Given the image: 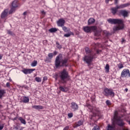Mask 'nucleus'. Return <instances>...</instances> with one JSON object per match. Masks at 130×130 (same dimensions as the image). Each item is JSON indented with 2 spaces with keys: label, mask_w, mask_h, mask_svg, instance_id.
Listing matches in <instances>:
<instances>
[{
  "label": "nucleus",
  "mask_w": 130,
  "mask_h": 130,
  "mask_svg": "<svg viewBox=\"0 0 130 130\" xmlns=\"http://www.w3.org/2000/svg\"><path fill=\"white\" fill-rule=\"evenodd\" d=\"M107 21L110 24H118L117 26H114V31L122 30V29L124 28V25H123V21L122 19L109 18Z\"/></svg>",
  "instance_id": "obj_1"
},
{
  "label": "nucleus",
  "mask_w": 130,
  "mask_h": 130,
  "mask_svg": "<svg viewBox=\"0 0 130 130\" xmlns=\"http://www.w3.org/2000/svg\"><path fill=\"white\" fill-rule=\"evenodd\" d=\"M67 62H68V59H62V55L59 54V55L56 57L55 60V66L56 68H59V67H66L67 66Z\"/></svg>",
  "instance_id": "obj_2"
},
{
  "label": "nucleus",
  "mask_w": 130,
  "mask_h": 130,
  "mask_svg": "<svg viewBox=\"0 0 130 130\" xmlns=\"http://www.w3.org/2000/svg\"><path fill=\"white\" fill-rule=\"evenodd\" d=\"M83 30L86 33H90L92 32V31H95L94 32L95 36H97L98 37H99L100 35H101V32L99 31H97V27L95 26H85L83 27Z\"/></svg>",
  "instance_id": "obj_3"
},
{
  "label": "nucleus",
  "mask_w": 130,
  "mask_h": 130,
  "mask_svg": "<svg viewBox=\"0 0 130 130\" xmlns=\"http://www.w3.org/2000/svg\"><path fill=\"white\" fill-rule=\"evenodd\" d=\"M87 107H88L89 111L93 113V115L89 117L90 119H93V117H95L97 115L98 116H102V115H101V111L99 110V108H93L90 105H87Z\"/></svg>",
  "instance_id": "obj_4"
},
{
  "label": "nucleus",
  "mask_w": 130,
  "mask_h": 130,
  "mask_svg": "<svg viewBox=\"0 0 130 130\" xmlns=\"http://www.w3.org/2000/svg\"><path fill=\"white\" fill-rule=\"evenodd\" d=\"M129 5V3H126L116 6V7H112L111 8V12L113 15H116V13H117L118 11V9H123L124 8L128 7Z\"/></svg>",
  "instance_id": "obj_5"
},
{
  "label": "nucleus",
  "mask_w": 130,
  "mask_h": 130,
  "mask_svg": "<svg viewBox=\"0 0 130 130\" xmlns=\"http://www.w3.org/2000/svg\"><path fill=\"white\" fill-rule=\"evenodd\" d=\"M59 77L61 81H64L66 79H68L70 76L69 75V72L67 71V69H64L63 70L59 73Z\"/></svg>",
  "instance_id": "obj_6"
},
{
  "label": "nucleus",
  "mask_w": 130,
  "mask_h": 130,
  "mask_svg": "<svg viewBox=\"0 0 130 130\" xmlns=\"http://www.w3.org/2000/svg\"><path fill=\"white\" fill-rule=\"evenodd\" d=\"M93 59H94V55L93 54H90L89 55H85L83 57V60L88 64V66H90L91 63H92V61H93Z\"/></svg>",
  "instance_id": "obj_7"
},
{
  "label": "nucleus",
  "mask_w": 130,
  "mask_h": 130,
  "mask_svg": "<svg viewBox=\"0 0 130 130\" xmlns=\"http://www.w3.org/2000/svg\"><path fill=\"white\" fill-rule=\"evenodd\" d=\"M19 7V2L17 0L14 1L12 3V6L10 10L9 11V14H12L16 11V8Z\"/></svg>",
  "instance_id": "obj_8"
},
{
  "label": "nucleus",
  "mask_w": 130,
  "mask_h": 130,
  "mask_svg": "<svg viewBox=\"0 0 130 130\" xmlns=\"http://www.w3.org/2000/svg\"><path fill=\"white\" fill-rule=\"evenodd\" d=\"M114 124H117V125H118V126H120V127H123V126H124L125 125V123L123 122V120H122L121 119L116 118L115 116L114 117Z\"/></svg>",
  "instance_id": "obj_9"
},
{
  "label": "nucleus",
  "mask_w": 130,
  "mask_h": 130,
  "mask_svg": "<svg viewBox=\"0 0 130 130\" xmlns=\"http://www.w3.org/2000/svg\"><path fill=\"white\" fill-rule=\"evenodd\" d=\"M104 94L105 96H111V97H114V92L113 90L110 89L108 88H106L104 89Z\"/></svg>",
  "instance_id": "obj_10"
},
{
  "label": "nucleus",
  "mask_w": 130,
  "mask_h": 130,
  "mask_svg": "<svg viewBox=\"0 0 130 130\" xmlns=\"http://www.w3.org/2000/svg\"><path fill=\"white\" fill-rule=\"evenodd\" d=\"M121 77L122 78H128L130 77L129 70L127 69H124L121 74Z\"/></svg>",
  "instance_id": "obj_11"
},
{
  "label": "nucleus",
  "mask_w": 130,
  "mask_h": 130,
  "mask_svg": "<svg viewBox=\"0 0 130 130\" xmlns=\"http://www.w3.org/2000/svg\"><path fill=\"white\" fill-rule=\"evenodd\" d=\"M56 23L58 27H62L64 26V24H66V20L63 18H60Z\"/></svg>",
  "instance_id": "obj_12"
},
{
  "label": "nucleus",
  "mask_w": 130,
  "mask_h": 130,
  "mask_svg": "<svg viewBox=\"0 0 130 130\" xmlns=\"http://www.w3.org/2000/svg\"><path fill=\"white\" fill-rule=\"evenodd\" d=\"M35 71V69H23L21 72L23 73L25 75H28L29 74H32L33 72Z\"/></svg>",
  "instance_id": "obj_13"
},
{
  "label": "nucleus",
  "mask_w": 130,
  "mask_h": 130,
  "mask_svg": "<svg viewBox=\"0 0 130 130\" xmlns=\"http://www.w3.org/2000/svg\"><path fill=\"white\" fill-rule=\"evenodd\" d=\"M71 108L72 111H77L79 109V105L75 102H72L71 103Z\"/></svg>",
  "instance_id": "obj_14"
},
{
  "label": "nucleus",
  "mask_w": 130,
  "mask_h": 130,
  "mask_svg": "<svg viewBox=\"0 0 130 130\" xmlns=\"http://www.w3.org/2000/svg\"><path fill=\"white\" fill-rule=\"evenodd\" d=\"M84 124V120L81 119L79 120L77 122H76L75 124H74V128H77V127L79 126H81V125H83Z\"/></svg>",
  "instance_id": "obj_15"
},
{
  "label": "nucleus",
  "mask_w": 130,
  "mask_h": 130,
  "mask_svg": "<svg viewBox=\"0 0 130 130\" xmlns=\"http://www.w3.org/2000/svg\"><path fill=\"white\" fill-rule=\"evenodd\" d=\"M8 13H9V9H5L1 14V19H5L8 17Z\"/></svg>",
  "instance_id": "obj_16"
},
{
  "label": "nucleus",
  "mask_w": 130,
  "mask_h": 130,
  "mask_svg": "<svg viewBox=\"0 0 130 130\" xmlns=\"http://www.w3.org/2000/svg\"><path fill=\"white\" fill-rule=\"evenodd\" d=\"M119 14L122 15L124 18L128 17V12L126 10H120L119 11Z\"/></svg>",
  "instance_id": "obj_17"
},
{
  "label": "nucleus",
  "mask_w": 130,
  "mask_h": 130,
  "mask_svg": "<svg viewBox=\"0 0 130 130\" xmlns=\"http://www.w3.org/2000/svg\"><path fill=\"white\" fill-rule=\"evenodd\" d=\"M29 102V98L27 96H22L20 99V103H28Z\"/></svg>",
  "instance_id": "obj_18"
},
{
  "label": "nucleus",
  "mask_w": 130,
  "mask_h": 130,
  "mask_svg": "<svg viewBox=\"0 0 130 130\" xmlns=\"http://www.w3.org/2000/svg\"><path fill=\"white\" fill-rule=\"evenodd\" d=\"M59 89L62 92H64V93H67L68 91H69V88L64 87L63 86H60Z\"/></svg>",
  "instance_id": "obj_19"
},
{
  "label": "nucleus",
  "mask_w": 130,
  "mask_h": 130,
  "mask_svg": "<svg viewBox=\"0 0 130 130\" xmlns=\"http://www.w3.org/2000/svg\"><path fill=\"white\" fill-rule=\"evenodd\" d=\"M5 94H6V90L0 88V99H3Z\"/></svg>",
  "instance_id": "obj_20"
},
{
  "label": "nucleus",
  "mask_w": 130,
  "mask_h": 130,
  "mask_svg": "<svg viewBox=\"0 0 130 130\" xmlns=\"http://www.w3.org/2000/svg\"><path fill=\"white\" fill-rule=\"evenodd\" d=\"M106 130H115V125H111L110 124H109L107 127Z\"/></svg>",
  "instance_id": "obj_21"
},
{
  "label": "nucleus",
  "mask_w": 130,
  "mask_h": 130,
  "mask_svg": "<svg viewBox=\"0 0 130 130\" xmlns=\"http://www.w3.org/2000/svg\"><path fill=\"white\" fill-rule=\"evenodd\" d=\"M95 23V19L93 18H89L88 20V25H91V24H94Z\"/></svg>",
  "instance_id": "obj_22"
},
{
  "label": "nucleus",
  "mask_w": 130,
  "mask_h": 130,
  "mask_svg": "<svg viewBox=\"0 0 130 130\" xmlns=\"http://www.w3.org/2000/svg\"><path fill=\"white\" fill-rule=\"evenodd\" d=\"M32 108H34V109H37V110H39V109H43V106H40V105H35V106H32Z\"/></svg>",
  "instance_id": "obj_23"
},
{
  "label": "nucleus",
  "mask_w": 130,
  "mask_h": 130,
  "mask_svg": "<svg viewBox=\"0 0 130 130\" xmlns=\"http://www.w3.org/2000/svg\"><path fill=\"white\" fill-rule=\"evenodd\" d=\"M62 29L63 31H64V32H71V29L68 28V27H67V26H64V25L63 26H62Z\"/></svg>",
  "instance_id": "obj_24"
},
{
  "label": "nucleus",
  "mask_w": 130,
  "mask_h": 130,
  "mask_svg": "<svg viewBox=\"0 0 130 130\" xmlns=\"http://www.w3.org/2000/svg\"><path fill=\"white\" fill-rule=\"evenodd\" d=\"M49 32H50V33H54L55 32H56L57 31V28H50L48 30Z\"/></svg>",
  "instance_id": "obj_25"
},
{
  "label": "nucleus",
  "mask_w": 130,
  "mask_h": 130,
  "mask_svg": "<svg viewBox=\"0 0 130 130\" xmlns=\"http://www.w3.org/2000/svg\"><path fill=\"white\" fill-rule=\"evenodd\" d=\"M85 52L86 53V54H92L91 52H92V50H91L89 48L87 47L85 48Z\"/></svg>",
  "instance_id": "obj_26"
},
{
  "label": "nucleus",
  "mask_w": 130,
  "mask_h": 130,
  "mask_svg": "<svg viewBox=\"0 0 130 130\" xmlns=\"http://www.w3.org/2000/svg\"><path fill=\"white\" fill-rule=\"evenodd\" d=\"M18 120H20L21 123H23V124H26V120L25 119H23L22 117H20L18 118Z\"/></svg>",
  "instance_id": "obj_27"
},
{
  "label": "nucleus",
  "mask_w": 130,
  "mask_h": 130,
  "mask_svg": "<svg viewBox=\"0 0 130 130\" xmlns=\"http://www.w3.org/2000/svg\"><path fill=\"white\" fill-rule=\"evenodd\" d=\"M68 34H66L64 35V37H70L71 35H74V32L72 31H69Z\"/></svg>",
  "instance_id": "obj_28"
},
{
  "label": "nucleus",
  "mask_w": 130,
  "mask_h": 130,
  "mask_svg": "<svg viewBox=\"0 0 130 130\" xmlns=\"http://www.w3.org/2000/svg\"><path fill=\"white\" fill-rule=\"evenodd\" d=\"M38 63V62H37V60H34V61H32V62L31 63L30 66L31 67H36Z\"/></svg>",
  "instance_id": "obj_29"
},
{
  "label": "nucleus",
  "mask_w": 130,
  "mask_h": 130,
  "mask_svg": "<svg viewBox=\"0 0 130 130\" xmlns=\"http://www.w3.org/2000/svg\"><path fill=\"white\" fill-rule=\"evenodd\" d=\"M106 73H109V64H106L105 68Z\"/></svg>",
  "instance_id": "obj_30"
},
{
  "label": "nucleus",
  "mask_w": 130,
  "mask_h": 130,
  "mask_svg": "<svg viewBox=\"0 0 130 130\" xmlns=\"http://www.w3.org/2000/svg\"><path fill=\"white\" fill-rule=\"evenodd\" d=\"M56 45L58 49H61V48H62V47L61 46V45L59 44V43H58V42H57L56 43Z\"/></svg>",
  "instance_id": "obj_31"
},
{
  "label": "nucleus",
  "mask_w": 130,
  "mask_h": 130,
  "mask_svg": "<svg viewBox=\"0 0 130 130\" xmlns=\"http://www.w3.org/2000/svg\"><path fill=\"white\" fill-rule=\"evenodd\" d=\"M103 34H104V35H105V36H106V37L109 35V32H108L107 30H104Z\"/></svg>",
  "instance_id": "obj_32"
},
{
  "label": "nucleus",
  "mask_w": 130,
  "mask_h": 130,
  "mask_svg": "<svg viewBox=\"0 0 130 130\" xmlns=\"http://www.w3.org/2000/svg\"><path fill=\"white\" fill-rule=\"evenodd\" d=\"M92 130H100V127H99L98 125H95L93 127Z\"/></svg>",
  "instance_id": "obj_33"
},
{
  "label": "nucleus",
  "mask_w": 130,
  "mask_h": 130,
  "mask_svg": "<svg viewBox=\"0 0 130 130\" xmlns=\"http://www.w3.org/2000/svg\"><path fill=\"white\" fill-rule=\"evenodd\" d=\"M35 80L36 82H41V81L42 80V79H41V78L36 77L35 78Z\"/></svg>",
  "instance_id": "obj_34"
},
{
  "label": "nucleus",
  "mask_w": 130,
  "mask_h": 130,
  "mask_svg": "<svg viewBox=\"0 0 130 130\" xmlns=\"http://www.w3.org/2000/svg\"><path fill=\"white\" fill-rule=\"evenodd\" d=\"M48 56L49 58H52V57H53V53H50L48 54Z\"/></svg>",
  "instance_id": "obj_35"
},
{
  "label": "nucleus",
  "mask_w": 130,
  "mask_h": 130,
  "mask_svg": "<svg viewBox=\"0 0 130 130\" xmlns=\"http://www.w3.org/2000/svg\"><path fill=\"white\" fill-rule=\"evenodd\" d=\"M118 68H119V69H122V68H123V65L122 64H121V63H119L118 64Z\"/></svg>",
  "instance_id": "obj_36"
},
{
  "label": "nucleus",
  "mask_w": 130,
  "mask_h": 130,
  "mask_svg": "<svg viewBox=\"0 0 130 130\" xmlns=\"http://www.w3.org/2000/svg\"><path fill=\"white\" fill-rule=\"evenodd\" d=\"M68 117H69V118H72V117H73L74 114H73V113H70L68 114Z\"/></svg>",
  "instance_id": "obj_37"
},
{
  "label": "nucleus",
  "mask_w": 130,
  "mask_h": 130,
  "mask_svg": "<svg viewBox=\"0 0 130 130\" xmlns=\"http://www.w3.org/2000/svg\"><path fill=\"white\" fill-rule=\"evenodd\" d=\"M106 103L107 105H108V106L111 105V103H110V101H109V100L106 101Z\"/></svg>",
  "instance_id": "obj_38"
},
{
  "label": "nucleus",
  "mask_w": 130,
  "mask_h": 130,
  "mask_svg": "<svg viewBox=\"0 0 130 130\" xmlns=\"http://www.w3.org/2000/svg\"><path fill=\"white\" fill-rule=\"evenodd\" d=\"M13 129H16V130L19 129V127L18 126V125H17L16 126L14 125L13 127Z\"/></svg>",
  "instance_id": "obj_39"
},
{
  "label": "nucleus",
  "mask_w": 130,
  "mask_h": 130,
  "mask_svg": "<svg viewBox=\"0 0 130 130\" xmlns=\"http://www.w3.org/2000/svg\"><path fill=\"white\" fill-rule=\"evenodd\" d=\"M70 129V126H66L64 127L63 130H69Z\"/></svg>",
  "instance_id": "obj_40"
},
{
  "label": "nucleus",
  "mask_w": 130,
  "mask_h": 130,
  "mask_svg": "<svg viewBox=\"0 0 130 130\" xmlns=\"http://www.w3.org/2000/svg\"><path fill=\"white\" fill-rule=\"evenodd\" d=\"M45 81H47V77L45 76L43 77V82H45Z\"/></svg>",
  "instance_id": "obj_41"
},
{
  "label": "nucleus",
  "mask_w": 130,
  "mask_h": 130,
  "mask_svg": "<svg viewBox=\"0 0 130 130\" xmlns=\"http://www.w3.org/2000/svg\"><path fill=\"white\" fill-rule=\"evenodd\" d=\"M41 14L43 15V16H45V14H46V13H45V12H44V11H42L41 12Z\"/></svg>",
  "instance_id": "obj_42"
},
{
  "label": "nucleus",
  "mask_w": 130,
  "mask_h": 130,
  "mask_svg": "<svg viewBox=\"0 0 130 130\" xmlns=\"http://www.w3.org/2000/svg\"><path fill=\"white\" fill-rule=\"evenodd\" d=\"M8 34H10V35H13V32H12V31H11V30H8Z\"/></svg>",
  "instance_id": "obj_43"
},
{
  "label": "nucleus",
  "mask_w": 130,
  "mask_h": 130,
  "mask_svg": "<svg viewBox=\"0 0 130 130\" xmlns=\"http://www.w3.org/2000/svg\"><path fill=\"white\" fill-rule=\"evenodd\" d=\"M4 124H0V130L3 129V128H4Z\"/></svg>",
  "instance_id": "obj_44"
},
{
  "label": "nucleus",
  "mask_w": 130,
  "mask_h": 130,
  "mask_svg": "<svg viewBox=\"0 0 130 130\" xmlns=\"http://www.w3.org/2000/svg\"><path fill=\"white\" fill-rule=\"evenodd\" d=\"M21 88H25V89H28V86L25 85H22Z\"/></svg>",
  "instance_id": "obj_45"
},
{
  "label": "nucleus",
  "mask_w": 130,
  "mask_h": 130,
  "mask_svg": "<svg viewBox=\"0 0 130 130\" xmlns=\"http://www.w3.org/2000/svg\"><path fill=\"white\" fill-rule=\"evenodd\" d=\"M6 86H7L8 88H9V87H10V83L7 82V84H6Z\"/></svg>",
  "instance_id": "obj_46"
},
{
  "label": "nucleus",
  "mask_w": 130,
  "mask_h": 130,
  "mask_svg": "<svg viewBox=\"0 0 130 130\" xmlns=\"http://www.w3.org/2000/svg\"><path fill=\"white\" fill-rule=\"evenodd\" d=\"M97 46H99V43H97V44H94L95 48H96V47H97Z\"/></svg>",
  "instance_id": "obj_47"
},
{
  "label": "nucleus",
  "mask_w": 130,
  "mask_h": 130,
  "mask_svg": "<svg viewBox=\"0 0 130 130\" xmlns=\"http://www.w3.org/2000/svg\"><path fill=\"white\" fill-rule=\"evenodd\" d=\"M2 108H4V106L2 105H0V111H2Z\"/></svg>",
  "instance_id": "obj_48"
},
{
  "label": "nucleus",
  "mask_w": 130,
  "mask_h": 130,
  "mask_svg": "<svg viewBox=\"0 0 130 130\" xmlns=\"http://www.w3.org/2000/svg\"><path fill=\"white\" fill-rule=\"evenodd\" d=\"M53 54L54 55H56V54H57V52L56 51H54Z\"/></svg>",
  "instance_id": "obj_49"
},
{
  "label": "nucleus",
  "mask_w": 130,
  "mask_h": 130,
  "mask_svg": "<svg viewBox=\"0 0 130 130\" xmlns=\"http://www.w3.org/2000/svg\"><path fill=\"white\" fill-rule=\"evenodd\" d=\"M124 42H125V40H124V39H122V41H121V43H124Z\"/></svg>",
  "instance_id": "obj_50"
},
{
  "label": "nucleus",
  "mask_w": 130,
  "mask_h": 130,
  "mask_svg": "<svg viewBox=\"0 0 130 130\" xmlns=\"http://www.w3.org/2000/svg\"><path fill=\"white\" fill-rule=\"evenodd\" d=\"M111 0H106V4H108V3H109V1H110Z\"/></svg>",
  "instance_id": "obj_51"
},
{
  "label": "nucleus",
  "mask_w": 130,
  "mask_h": 130,
  "mask_svg": "<svg viewBox=\"0 0 130 130\" xmlns=\"http://www.w3.org/2000/svg\"><path fill=\"white\" fill-rule=\"evenodd\" d=\"M96 52H97V53H100V52H101V50H98L96 51Z\"/></svg>",
  "instance_id": "obj_52"
},
{
  "label": "nucleus",
  "mask_w": 130,
  "mask_h": 130,
  "mask_svg": "<svg viewBox=\"0 0 130 130\" xmlns=\"http://www.w3.org/2000/svg\"><path fill=\"white\" fill-rule=\"evenodd\" d=\"M26 15H27V12H24L23 13V15H24V16H26Z\"/></svg>",
  "instance_id": "obj_53"
},
{
  "label": "nucleus",
  "mask_w": 130,
  "mask_h": 130,
  "mask_svg": "<svg viewBox=\"0 0 130 130\" xmlns=\"http://www.w3.org/2000/svg\"><path fill=\"white\" fill-rule=\"evenodd\" d=\"M3 58V55L0 54V59H2Z\"/></svg>",
  "instance_id": "obj_54"
},
{
  "label": "nucleus",
  "mask_w": 130,
  "mask_h": 130,
  "mask_svg": "<svg viewBox=\"0 0 130 130\" xmlns=\"http://www.w3.org/2000/svg\"><path fill=\"white\" fill-rule=\"evenodd\" d=\"M118 2V0H115V4H117Z\"/></svg>",
  "instance_id": "obj_55"
},
{
  "label": "nucleus",
  "mask_w": 130,
  "mask_h": 130,
  "mask_svg": "<svg viewBox=\"0 0 130 130\" xmlns=\"http://www.w3.org/2000/svg\"><path fill=\"white\" fill-rule=\"evenodd\" d=\"M124 91H125L126 92H127V91H128V89L125 88Z\"/></svg>",
  "instance_id": "obj_56"
},
{
  "label": "nucleus",
  "mask_w": 130,
  "mask_h": 130,
  "mask_svg": "<svg viewBox=\"0 0 130 130\" xmlns=\"http://www.w3.org/2000/svg\"><path fill=\"white\" fill-rule=\"evenodd\" d=\"M55 77H56V78H57V77H58V74H56L55 75Z\"/></svg>",
  "instance_id": "obj_57"
},
{
  "label": "nucleus",
  "mask_w": 130,
  "mask_h": 130,
  "mask_svg": "<svg viewBox=\"0 0 130 130\" xmlns=\"http://www.w3.org/2000/svg\"><path fill=\"white\" fill-rule=\"evenodd\" d=\"M17 119V117L14 118V120H16Z\"/></svg>",
  "instance_id": "obj_58"
},
{
  "label": "nucleus",
  "mask_w": 130,
  "mask_h": 130,
  "mask_svg": "<svg viewBox=\"0 0 130 130\" xmlns=\"http://www.w3.org/2000/svg\"><path fill=\"white\" fill-rule=\"evenodd\" d=\"M128 123H129V124H130V120H129V121H128Z\"/></svg>",
  "instance_id": "obj_59"
},
{
  "label": "nucleus",
  "mask_w": 130,
  "mask_h": 130,
  "mask_svg": "<svg viewBox=\"0 0 130 130\" xmlns=\"http://www.w3.org/2000/svg\"><path fill=\"white\" fill-rule=\"evenodd\" d=\"M1 103H2V101L0 100V104H1Z\"/></svg>",
  "instance_id": "obj_60"
},
{
  "label": "nucleus",
  "mask_w": 130,
  "mask_h": 130,
  "mask_svg": "<svg viewBox=\"0 0 130 130\" xmlns=\"http://www.w3.org/2000/svg\"><path fill=\"white\" fill-rule=\"evenodd\" d=\"M20 130H22V129H20Z\"/></svg>",
  "instance_id": "obj_61"
},
{
  "label": "nucleus",
  "mask_w": 130,
  "mask_h": 130,
  "mask_svg": "<svg viewBox=\"0 0 130 130\" xmlns=\"http://www.w3.org/2000/svg\"><path fill=\"white\" fill-rule=\"evenodd\" d=\"M42 84H43V82H42Z\"/></svg>",
  "instance_id": "obj_62"
}]
</instances>
